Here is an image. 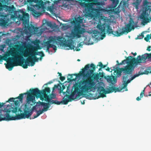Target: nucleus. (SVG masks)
I'll use <instances>...</instances> for the list:
<instances>
[{"label": "nucleus", "instance_id": "f257e3e1", "mask_svg": "<svg viewBox=\"0 0 151 151\" xmlns=\"http://www.w3.org/2000/svg\"><path fill=\"white\" fill-rule=\"evenodd\" d=\"M90 67L92 68V69H89L88 70L89 75L86 79H83L80 81L78 83H76L73 86V88L75 89V91L72 95H74L76 92H77L79 96H81L83 93L88 92L89 90L94 88L95 83L94 81L95 79H99L100 76L99 75L101 74V72L98 73H93L96 68L95 65L91 63Z\"/></svg>", "mask_w": 151, "mask_h": 151}, {"label": "nucleus", "instance_id": "f03ea898", "mask_svg": "<svg viewBox=\"0 0 151 151\" xmlns=\"http://www.w3.org/2000/svg\"><path fill=\"white\" fill-rule=\"evenodd\" d=\"M82 8H84L83 12L86 17L91 18L99 17L100 11L103 10L99 6L101 3L99 0H82L80 2Z\"/></svg>", "mask_w": 151, "mask_h": 151}, {"label": "nucleus", "instance_id": "7ed1b4c3", "mask_svg": "<svg viewBox=\"0 0 151 151\" xmlns=\"http://www.w3.org/2000/svg\"><path fill=\"white\" fill-rule=\"evenodd\" d=\"M30 93H24L19 94V96L16 98V99H18L19 101H22L23 98V95L27 94V104L29 105L31 102L32 103L30 104L31 106L35 104V97L38 98L41 95L43 96L45 98V101L48 102H49L50 97L47 95V94L50 93V88L48 87L46 88L45 89L41 91H40L38 88H35L34 89H30L29 90Z\"/></svg>", "mask_w": 151, "mask_h": 151}, {"label": "nucleus", "instance_id": "20e7f679", "mask_svg": "<svg viewBox=\"0 0 151 151\" xmlns=\"http://www.w3.org/2000/svg\"><path fill=\"white\" fill-rule=\"evenodd\" d=\"M120 68H116L114 69V72L116 73V76H108L107 78V81L109 83H111V84H113L112 82L113 81L114 83H116V78L120 77L122 75V83L123 86L121 89H119V88H116L114 86H112L111 87H109V88H107V90L106 91L104 88L102 87H100L98 89L99 90L100 92L99 93V95L97 97L94 98V99H98L100 97L104 98L106 96V94H108L111 93L113 92H120L123 89L126 88L127 86L125 87L124 85V79L123 78V72H122L121 73V75L120 76L118 74V72L120 70Z\"/></svg>", "mask_w": 151, "mask_h": 151}, {"label": "nucleus", "instance_id": "39448f33", "mask_svg": "<svg viewBox=\"0 0 151 151\" xmlns=\"http://www.w3.org/2000/svg\"><path fill=\"white\" fill-rule=\"evenodd\" d=\"M134 69L133 66L132 65H129L123 68H120V70L118 72V74L120 76L121 75V73L122 72H123V78L125 81V82L124 83L125 87L127 86V84L130 83L136 77H138L139 76L143 74H148L149 73H151V70L150 69V67L145 70L143 72H141L140 71L138 72V74L134 75L131 77L130 78L128 79V78L132 76V73Z\"/></svg>", "mask_w": 151, "mask_h": 151}, {"label": "nucleus", "instance_id": "423d86ee", "mask_svg": "<svg viewBox=\"0 0 151 151\" xmlns=\"http://www.w3.org/2000/svg\"><path fill=\"white\" fill-rule=\"evenodd\" d=\"M5 103L0 102V108L2 107L4 104ZM11 111L9 109L6 110L5 112L6 113L2 114L0 111V121H10L20 119H23L29 118L32 115V113L31 110L27 111L26 110H24V112L21 113L14 116H10L9 113Z\"/></svg>", "mask_w": 151, "mask_h": 151}, {"label": "nucleus", "instance_id": "0eeeda50", "mask_svg": "<svg viewBox=\"0 0 151 151\" xmlns=\"http://www.w3.org/2000/svg\"><path fill=\"white\" fill-rule=\"evenodd\" d=\"M27 49L23 51H22V55L24 57H28L29 58L26 60L23 59L22 60L19 61V66H22L24 68H27L28 66L29 65V63H31L30 66H33L35 62L37 61L39 58H37L36 56L33 55V53L31 51H29L28 50V46L27 47Z\"/></svg>", "mask_w": 151, "mask_h": 151}, {"label": "nucleus", "instance_id": "6e6552de", "mask_svg": "<svg viewBox=\"0 0 151 151\" xmlns=\"http://www.w3.org/2000/svg\"><path fill=\"white\" fill-rule=\"evenodd\" d=\"M10 55L12 57L8 58L6 61L7 64H5L6 68L9 70H11L14 66L19 65V60L22 58L20 53L16 51H11Z\"/></svg>", "mask_w": 151, "mask_h": 151}, {"label": "nucleus", "instance_id": "1a4fd4ad", "mask_svg": "<svg viewBox=\"0 0 151 151\" xmlns=\"http://www.w3.org/2000/svg\"><path fill=\"white\" fill-rule=\"evenodd\" d=\"M106 19L104 17H101L99 18L97 28L99 30H102V32H104L105 29H106V33L108 35L114 34V31L112 30L111 27L108 23H106Z\"/></svg>", "mask_w": 151, "mask_h": 151}, {"label": "nucleus", "instance_id": "9d476101", "mask_svg": "<svg viewBox=\"0 0 151 151\" xmlns=\"http://www.w3.org/2000/svg\"><path fill=\"white\" fill-rule=\"evenodd\" d=\"M75 91V89L73 87L70 96L66 94V96L63 98V100L61 101H58L57 100H56L55 104L60 105L62 104H67L69 102L71 101L72 100H74L76 99V98H74V96L75 95H76V97L78 98L79 97L81 96H78L77 92H76L74 95H72V94Z\"/></svg>", "mask_w": 151, "mask_h": 151}, {"label": "nucleus", "instance_id": "9b49d317", "mask_svg": "<svg viewBox=\"0 0 151 151\" xmlns=\"http://www.w3.org/2000/svg\"><path fill=\"white\" fill-rule=\"evenodd\" d=\"M86 32V29L81 26L73 25V29L71 32V35L73 37L80 38L81 35Z\"/></svg>", "mask_w": 151, "mask_h": 151}, {"label": "nucleus", "instance_id": "f8f14e48", "mask_svg": "<svg viewBox=\"0 0 151 151\" xmlns=\"http://www.w3.org/2000/svg\"><path fill=\"white\" fill-rule=\"evenodd\" d=\"M134 22L133 20L130 21L129 23L126 25V27L124 28V30L120 32H119L118 31H114L113 35L115 36L119 37L123 35L126 32L128 33L129 32H130L132 29H134Z\"/></svg>", "mask_w": 151, "mask_h": 151}, {"label": "nucleus", "instance_id": "ddd939ff", "mask_svg": "<svg viewBox=\"0 0 151 151\" xmlns=\"http://www.w3.org/2000/svg\"><path fill=\"white\" fill-rule=\"evenodd\" d=\"M41 47L38 44L36 46H35L32 45H28V50L29 51H31L35 56H36V55H38L40 56V57L39 59L40 60L42 59V58L45 56V55L42 51L37 52L38 50L41 49Z\"/></svg>", "mask_w": 151, "mask_h": 151}, {"label": "nucleus", "instance_id": "4468645a", "mask_svg": "<svg viewBox=\"0 0 151 151\" xmlns=\"http://www.w3.org/2000/svg\"><path fill=\"white\" fill-rule=\"evenodd\" d=\"M24 2L25 4H29L38 10L43 6V2L42 0H27L24 1Z\"/></svg>", "mask_w": 151, "mask_h": 151}, {"label": "nucleus", "instance_id": "2eb2a0df", "mask_svg": "<svg viewBox=\"0 0 151 151\" xmlns=\"http://www.w3.org/2000/svg\"><path fill=\"white\" fill-rule=\"evenodd\" d=\"M140 58L139 57L137 56V59L135 58H133V57L130 56L127 57L126 60H124L122 61V64H125V63L127 64V65H132L133 66L134 65H137L138 64L141 63H137V60L138 59Z\"/></svg>", "mask_w": 151, "mask_h": 151}, {"label": "nucleus", "instance_id": "dca6fc26", "mask_svg": "<svg viewBox=\"0 0 151 151\" xmlns=\"http://www.w3.org/2000/svg\"><path fill=\"white\" fill-rule=\"evenodd\" d=\"M60 39L61 38H60V36H59L55 37H49L48 41L44 42V45L45 46H49L51 45L50 43L52 42L54 44H57L58 41L59 42V41H60Z\"/></svg>", "mask_w": 151, "mask_h": 151}, {"label": "nucleus", "instance_id": "f3484780", "mask_svg": "<svg viewBox=\"0 0 151 151\" xmlns=\"http://www.w3.org/2000/svg\"><path fill=\"white\" fill-rule=\"evenodd\" d=\"M90 67V65L88 64L85 66L84 68L82 69V71L80 72V73L78 74H73L74 76L76 77L75 78H77L80 77L81 76H83V77H87L89 75L88 72V71L86 73H85V70H87Z\"/></svg>", "mask_w": 151, "mask_h": 151}, {"label": "nucleus", "instance_id": "a211bd4d", "mask_svg": "<svg viewBox=\"0 0 151 151\" xmlns=\"http://www.w3.org/2000/svg\"><path fill=\"white\" fill-rule=\"evenodd\" d=\"M20 13L21 14H19V13L18 14H16L17 17L19 20L22 21L23 23L24 24L27 20V19L29 17V14L27 13L24 12L23 11H20Z\"/></svg>", "mask_w": 151, "mask_h": 151}, {"label": "nucleus", "instance_id": "6ab92c4d", "mask_svg": "<svg viewBox=\"0 0 151 151\" xmlns=\"http://www.w3.org/2000/svg\"><path fill=\"white\" fill-rule=\"evenodd\" d=\"M138 57L140 58L137 60V63H145L146 62V60L147 59H151V53H145L142 56L139 55Z\"/></svg>", "mask_w": 151, "mask_h": 151}, {"label": "nucleus", "instance_id": "aec40b11", "mask_svg": "<svg viewBox=\"0 0 151 151\" xmlns=\"http://www.w3.org/2000/svg\"><path fill=\"white\" fill-rule=\"evenodd\" d=\"M100 30V32L98 30H94L93 31V34H92V36L93 37L95 38H97V36H98L99 35H101V39H103L104 37L106 36V29H105L104 30V32H102V30Z\"/></svg>", "mask_w": 151, "mask_h": 151}, {"label": "nucleus", "instance_id": "412c9836", "mask_svg": "<svg viewBox=\"0 0 151 151\" xmlns=\"http://www.w3.org/2000/svg\"><path fill=\"white\" fill-rule=\"evenodd\" d=\"M60 41H59V44L60 45H62L65 47H68L70 48V49L73 50L74 49V46L72 44L71 42H65L64 41L65 38L63 37L60 36Z\"/></svg>", "mask_w": 151, "mask_h": 151}, {"label": "nucleus", "instance_id": "4be33fe9", "mask_svg": "<svg viewBox=\"0 0 151 151\" xmlns=\"http://www.w3.org/2000/svg\"><path fill=\"white\" fill-rule=\"evenodd\" d=\"M47 104H45L44 106L43 109L42 110L37 111V114L34 115V117L33 119L35 118L41 114H42L43 111H45L48 110V109L50 106V104L48 103H47Z\"/></svg>", "mask_w": 151, "mask_h": 151}, {"label": "nucleus", "instance_id": "5701e85b", "mask_svg": "<svg viewBox=\"0 0 151 151\" xmlns=\"http://www.w3.org/2000/svg\"><path fill=\"white\" fill-rule=\"evenodd\" d=\"M7 15H4L0 13V24L2 26H5L7 23Z\"/></svg>", "mask_w": 151, "mask_h": 151}, {"label": "nucleus", "instance_id": "b1692460", "mask_svg": "<svg viewBox=\"0 0 151 151\" xmlns=\"http://www.w3.org/2000/svg\"><path fill=\"white\" fill-rule=\"evenodd\" d=\"M83 22V19L82 17H79L77 18H76L74 20L71 22V24L73 25L81 26V24Z\"/></svg>", "mask_w": 151, "mask_h": 151}, {"label": "nucleus", "instance_id": "393cba45", "mask_svg": "<svg viewBox=\"0 0 151 151\" xmlns=\"http://www.w3.org/2000/svg\"><path fill=\"white\" fill-rule=\"evenodd\" d=\"M149 16V14L146 12V11L143 12L141 14L140 18L143 20L144 23H146L148 21V19L147 17Z\"/></svg>", "mask_w": 151, "mask_h": 151}, {"label": "nucleus", "instance_id": "a878e982", "mask_svg": "<svg viewBox=\"0 0 151 151\" xmlns=\"http://www.w3.org/2000/svg\"><path fill=\"white\" fill-rule=\"evenodd\" d=\"M10 53L11 51L6 53L4 56L0 55V62H2L3 60L5 61H6L8 58L7 57L10 56Z\"/></svg>", "mask_w": 151, "mask_h": 151}, {"label": "nucleus", "instance_id": "bb28decb", "mask_svg": "<svg viewBox=\"0 0 151 151\" xmlns=\"http://www.w3.org/2000/svg\"><path fill=\"white\" fill-rule=\"evenodd\" d=\"M34 26L31 25V26H28L27 28V30L26 29L25 31L26 33L28 32V31L30 33H33L34 32Z\"/></svg>", "mask_w": 151, "mask_h": 151}, {"label": "nucleus", "instance_id": "cd10ccee", "mask_svg": "<svg viewBox=\"0 0 151 151\" xmlns=\"http://www.w3.org/2000/svg\"><path fill=\"white\" fill-rule=\"evenodd\" d=\"M14 104L16 106V107L14 108H13V109L12 110V112L14 113H16L18 109V107L17 106H18V104L19 103V101L18 100H16L14 101Z\"/></svg>", "mask_w": 151, "mask_h": 151}, {"label": "nucleus", "instance_id": "c85d7f7f", "mask_svg": "<svg viewBox=\"0 0 151 151\" xmlns=\"http://www.w3.org/2000/svg\"><path fill=\"white\" fill-rule=\"evenodd\" d=\"M33 15L35 17H38L41 15L42 13L40 12H37L36 10L33 9L32 10Z\"/></svg>", "mask_w": 151, "mask_h": 151}, {"label": "nucleus", "instance_id": "c756f323", "mask_svg": "<svg viewBox=\"0 0 151 151\" xmlns=\"http://www.w3.org/2000/svg\"><path fill=\"white\" fill-rule=\"evenodd\" d=\"M68 76H70V78H68V80L69 82H71L73 81H76V78H73V76H74V75L73 74H69L68 75Z\"/></svg>", "mask_w": 151, "mask_h": 151}, {"label": "nucleus", "instance_id": "7c9ffc66", "mask_svg": "<svg viewBox=\"0 0 151 151\" xmlns=\"http://www.w3.org/2000/svg\"><path fill=\"white\" fill-rule=\"evenodd\" d=\"M5 2V0H0V11H2L3 8V5L2 4H4Z\"/></svg>", "mask_w": 151, "mask_h": 151}, {"label": "nucleus", "instance_id": "2f4dec72", "mask_svg": "<svg viewBox=\"0 0 151 151\" xmlns=\"http://www.w3.org/2000/svg\"><path fill=\"white\" fill-rule=\"evenodd\" d=\"M151 39V33L150 35H147L146 37H145L144 40L147 42L149 41L150 39Z\"/></svg>", "mask_w": 151, "mask_h": 151}, {"label": "nucleus", "instance_id": "473e14b6", "mask_svg": "<svg viewBox=\"0 0 151 151\" xmlns=\"http://www.w3.org/2000/svg\"><path fill=\"white\" fill-rule=\"evenodd\" d=\"M143 32H142L141 33V35H138L137 36V38H136V39H142L144 37V35L143 34Z\"/></svg>", "mask_w": 151, "mask_h": 151}, {"label": "nucleus", "instance_id": "72a5a7b5", "mask_svg": "<svg viewBox=\"0 0 151 151\" xmlns=\"http://www.w3.org/2000/svg\"><path fill=\"white\" fill-rule=\"evenodd\" d=\"M48 8L49 10L52 14L54 15L55 14L54 13V9L53 7L50 6V7H49Z\"/></svg>", "mask_w": 151, "mask_h": 151}, {"label": "nucleus", "instance_id": "f704fd0d", "mask_svg": "<svg viewBox=\"0 0 151 151\" xmlns=\"http://www.w3.org/2000/svg\"><path fill=\"white\" fill-rule=\"evenodd\" d=\"M146 87H145L144 88L143 90L140 93V97L141 98H142V97L145 95L144 93H145V90L146 89Z\"/></svg>", "mask_w": 151, "mask_h": 151}, {"label": "nucleus", "instance_id": "c9c22d12", "mask_svg": "<svg viewBox=\"0 0 151 151\" xmlns=\"http://www.w3.org/2000/svg\"><path fill=\"white\" fill-rule=\"evenodd\" d=\"M35 34L38 33V28L37 27H34V32Z\"/></svg>", "mask_w": 151, "mask_h": 151}, {"label": "nucleus", "instance_id": "e433bc0d", "mask_svg": "<svg viewBox=\"0 0 151 151\" xmlns=\"http://www.w3.org/2000/svg\"><path fill=\"white\" fill-rule=\"evenodd\" d=\"M50 47L51 48H52L53 50H54L55 51L57 50V47L55 45L53 44H51V45H50Z\"/></svg>", "mask_w": 151, "mask_h": 151}, {"label": "nucleus", "instance_id": "4c0bfd02", "mask_svg": "<svg viewBox=\"0 0 151 151\" xmlns=\"http://www.w3.org/2000/svg\"><path fill=\"white\" fill-rule=\"evenodd\" d=\"M56 100H54L52 99H50L49 100V102H48V103L50 104H55Z\"/></svg>", "mask_w": 151, "mask_h": 151}, {"label": "nucleus", "instance_id": "58836bf2", "mask_svg": "<svg viewBox=\"0 0 151 151\" xmlns=\"http://www.w3.org/2000/svg\"><path fill=\"white\" fill-rule=\"evenodd\" d=\"M50 99H54L56 97L55 95L54 94H52L49 96Z\"/></svg>", "mask_w": 151, "mask_h": 151}, {"label": "nucleus", "instance_id": "ea45409f", "mask_svg": "<svg viewBox=\"0 0 151 151\" xmlns=\"http://www.w3.org/2000/svg\"><path fill=\"white\" fill-rule=\"evenodd\" d=\"M15 99V98H10L6 102H14Z\"/></svg>", "mask_w": 151, "mask_h": 151}, {"label": "nucleus", "instance_id": "a19ab883", "mask_svg": "<svg viewBox=\"0 0 151 151\" xmlns=\"http://www.w3.org/2000/svg\"><path fill=\"white\" fill-rule=\"evenodd\" d=\"M65 88V86L64 85H62V88H61V89L60 90V92H62L63 93V90Z\"/></svg>", "mask_w": 151, "mask_h": 151}, {"label": "nucleus", "instance_id": "79ce46f5", "mask_svg": "<svg viewBox=\"0 0 151 151\" xmlns=\"http://www.w3.org/2000/svg\"><path fill=\"white\" fill-rule=\"evenodd\" d=\"M60 79L62 81H63L65 79V77L64 76H61L60 77Z\"/></svg>", "mask_w": 151, "mask_h": 151}, {"label": "nucleus", "instance_id": "37998d69", "mask_svg": "<svg viewBox=\"0 0 151 151\" xmlns=\"http://www.w3.org/2000/svg\"><path fill=\"white\" fill-rule=\"evenodd\" d=\"M100 67L102 68L103 66V65L102 64V63L101 62H100L99 63V65H98Z\"/></svg>", "mask_w": 151, "mask_h": 151}, {"label": "nucleus", "instance_id": "c03bdc74", "mask_svg": "<svg viewBox=\"0 0 151 151\" xmlns=\"http://www.w3.org/2000/svg\"><path fill=\"white\" fill-rule=\"evenodd\" d=\"M40 102V104L42 106H44L45 104H47L46 103H45V102Z\"/></svg>", "mask_w": 151, "mask_h": 151}, {"label": "nucleus", "instance_id": "a18cd8bd", "mask_svg": "<svg viewBox=\"0 0 151 151\" xmlns=\"http://www.w3.org/2000/svg\"><path fill=\"white\" fill-rule=\"evenodd\" d=\"M46 52H48L49 51V48H51V47H50V45L49 46H46Z\"/></svg>", "mask_w": 151, "mask_h": 151}, {"label": "nucleus", "instance_id": "49530a36", "mask_svg": "<svg viewBox=\"0 0 151 151\" xmlns=\"http://www.w3.org/2000/svg\"><path fill=\"white\" fill-rule=\"evenodd\" d=\"M39 98H40V100H41L43 101L44 99V97L42 95H40V97H39Z\"/></svg>", "mask_w": 151, "mask_h": 151}, {"label": "nucleus", "instance_id": "de8ad7c7", "mask_svg": "<svg viewBox=\"0 0 151 151\" xmlns=\"http://www.w3.org/2000/svg\"><path fill=\"white\" fill-rule=\"evenodd\" d=\"M151 48V46H148L147 49V50L149 51H150L151 50L150 48Z\"/></svg>", "mask_w": 151, "mask_h": 151}, {"label": "nucleus", "instance_id": "09e8293b", "mask_svg": "<svg viewBox=\"0 0 151 151\" xmlns=\"http://www.w3.org/2000/svg\"><path fill=\"white\" fill-rule=\"evenodd\" d=\"M141 98L140 97L138 96L136 98V99L137 101H139V100H141Z\"/></svg>", "mask_w": 151, "mask_h": 151}, {"label": "nucleus", "instance_id": "8fccbe9b", "mask_svg": "<svg viewBox=\"0 0 151 151\" xmlns=\"http://www.w3.org/2000/svg\"><path fill=\"white\" fill-rule=\"evenodd\" d=\"M116 63H117V65H123L122 62L120 63H119L118 60L116 61Z\"/></svg>", "mask_w": 151, "mask_h": 151}, {"label": "nucleus", "instance_id": "3c124183", "mask_svg": "<svg viewBox=\"0 0 151 151\" xmlns=\"http://www.w3.org/2000/svg\"><path fill=\"white\" fill-rule=\"evenodd\" d=\"M106 70L107 71L110 72H112V70L111 71H110V68L108 67H107V68L106 69Z\"/></svg>", "mask_w": 151, "mask_h": 151}, {"label": "nucleus", "instance_id": "603ef678", "mask_svg": "<svg viewBox=\"0 0 151 151\" xmlns=\"http://www.w3.org/2000/svg\"><path fill=\"white\" fill-rule=\"evenodd\" d=\"M131 54L134 56H136L137 55V53L136 52L134 53H133V52H132Z\"/></svg>", "mask_w": 151, "mask_h": 151}, {"label": "nucleus", "instance_id": "864d4df0", "mask_svg": "<svg viewBox=\"0 0 151 151\" xmlns=\"http://www.w3.org/2000/svg\"><path fill=\"white\" fill-rule=\"evenodd\" d=\"M9 10L10 11L12 10V9L13 8L12 7H11V6H9Z\"/></svg>", "mask_w": 151, "mask_h": 151}, {"label": "nucleus", "instance_id": "5fc2aeb1", "mask_svg": "<svg viewBox=\"0 0 151 151\" xmlns=\"http://www.w3.org/2000/svg\"><path fill=\"white\" fill-rule=\"evenodd\" d=\"M58 74H59V76H60V77L61 76L62 74H61V73H60L59 72H58Z\"/></svg>", "mask_w": 151, "mask_h": 151}, {"label": "nucleus", "instance_id": "6e6d98bb", "mask_svg": "<svg viewBox=\"0 0 151 151\" xmlns=\"http://www.w3.org/2000/svg\"><path fill=\"white\" fill-rule=\"evenodd\" d=\"M107 66V65H103V67H102V68H105V67H106Z\"/></svg>", "mask_w": 151, "mask_h": 151}, {"label": "nucleus", "instance_id": "4d7b16f0", "mask_svg": "<svg viewBox=\"0 0 151 151\" xmlns=\"http://www.w3.org/2000/svg\"><path fill=\"white\" fill-rule=\"evenodd\" d=\"M76 51H79L80 50V48H76Z\"/></svg>", "mask_w": 151, "mask_h": 151}, {"label": "nucleus", "instance_id": "13d9d810", "mask_svg": "<svg viewBox=\"0 0 151 151\" xmlns=\"http://www.w3.org/2000/svg\"><path fill=\"white\" fill-rule=\"evenodd\" d=\"M48 25L50 27L51 26L52 24L51 23H50L48 24Z\"/></svg>", "mask_w": 151, "mask_h": 151}, {"label": "nucleus", "instance_id": "bf43d9fd", "mask_svg": "<svg viewBox=\"0 0 151 151\" xmlns=\"http://www.w3.org/2000/svg\"><path fill=\"white\" fill-rule=\"evenodd\" d=\"M52 83V81H49V82H48V83H47V84H50L51 83Z\"/></svg>", "mask_w": 151, "mask_h": 151}, {"label": "nucleus", "instance_id": "052dcab7", "mask_svg": "<svg viewBox=\"0 0 151 151\" xmlns=\"http://www.w3.org/2000/svg\"><path fill=\"white\" fill-rule=\"evenodd\" d=\"M114 12L115 13H119V11H116H116H114Z\"/></svg>", "mask_w": 151, "mask_h": 151}, {"label": "nucleus", "instance_id": "680f3d73", "mask_svg": "<svg viewBox=\"0 0 151 151\" xmlns=\"http://www.w3.org/2000/svg\"><path fill=\"white\" fill-rule=\"evenodd\" d=\"M151 96V94H149L148 95V96ZM146 96H147V95H146Z\"/></svg>", "mask_w": 151, "mask_h": 151}, {"label": "nucleus", "instance_id": "e2e57ef3", "mask_svg": "<svg viewBox=\"0 0 151 151\" xmlns=\"http://www.w3.org/2000/svg\"><path fill=\"white\" fill-rule=\"evenodd\" d=\"M81 45L80 44V43L78 45V47H80Z\"/></svg>", "mask_w": 151, "mask_h": 151}, {"label": "nucleus", "instance_id": "0e129e2a", "mask_svg": "<svg viewBox=\"0 0 151 151\" xmlns=\"http://www.w3.org/2000/svg\"><path fill=\"white\" fill-rule=\"evenodd\" d=\"M102 68H101V67H100V68L99 69V71L101 70V69Z\"/></svg>", "mask_w": 151, "mask_h": 151}, {"label": "nucleus", "instance_id": "69168bd1", "mask_svg": "<svg viewBox=\"0 0 151 151\" xmlns=\"http://www.w3.org/2000/svg\"><path fill=\"white\" fill-rule=\"evenodd\" d=\"M77 61H80V60L79 59H78L77 60Z\"/></svg>", "mask_w": 151, "mask_h": 151}, {"label": "nucleus", "instance_id": "338daca9", "mask_svg": "<svg viewBox=\"0 0 151 151\" xmlns=\"http://www.w3.org/2000/svg\"><path fill=\"white\" fill-rule=\"evenodd\" d=\"M123 3H124V4H125V2H123Z\"/></svg>", "mask_w": 151, "mask_h": 151}, {"label": "nucleus", "instance_id": "774afa93", "mask_svg": "<svg viewBox=\"0 0 151 151\" xmlns=\"http://www.w3.org/2000/svg\"><path fill=\"white\" fill-rule=\"evenodd\" d=\"M122 2H121L120 4H120H121Z\"/></svg>", "mask_w": 151, "mask_h": 151}]
</instances>
